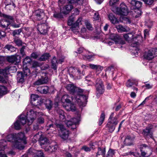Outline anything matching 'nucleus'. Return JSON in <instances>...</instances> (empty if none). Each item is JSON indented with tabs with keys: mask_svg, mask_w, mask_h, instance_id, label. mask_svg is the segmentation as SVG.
<instances>
[{
	"mask_svg": "<svg viewBox=\"0 0 157 157\" xmlns=\"http://www.w3.org/2000/svg\"><path fill=\"white\" fill-rule=\"evenodd\" d=\"M66 88L70 94L72 95L71 98L73 102L78 104L80 106H82L83 103L81 98H82L85 100H86L88 98L86 96L83 94V90L76 87L73 84H67Z\"/></svg>",
	"mask_w": 157,
	"mask_h": 157,
	"instance_id": "nucleus-1",
	"label": "nucleus"
},
{
	"mask_svg": "<svg viewBox=\"0 0 157 157\" xmlns=\"http://www.w3.org/2000/svg\"><path fill=\"white\" fill-rule=\"evenodd\" d=\"M37 112L36 111L31 109L27 112V116L22 114L19 117L18 120H17L14 123L15 128L19 130L21 128V125L27 124L28 125L32 124L36 118Z\"/></svg>",
	"mask_w": 157,
	"mask_h": 157,
	"instance_id": "nucleus-2",
	"label": "nucleus"
},
{
	"mask_svg": "<svg viewBox=\"0 0 157 157\" xmlns=\"http://www.w3.org/2000/svg\"><path fill=\"white\" fill-rule=\"evenodd\" d=\"M15 136L16 141L14 144V147L18 149H23L24 148V145L27 143L24 133L21 132L15 134Z\"/></svg>",
	"mask_w": 157,
	"mask_h": 157,
	"instance_id": "nucleus-3",
	"label": "nucleus"
},
{
	"mask_svg": "<svg viewBox=\"0 0 157 157\" xmlns=\"http://www.w3.org/2000/svg\"><path fill=\"white\" fill-rule=\"evenodd\" d=\"M82 18L81 17L79 18L76 22L73 24L74 21L73 18H70L68 21V25L69 26L72 25L71 29L74 33H76V32H79L78 30L79 29V26L82 24Z\"/></svg>",
	"mask_w": 157,
	"mask_h": 157,
	"instance_id": "nucleus-4",
	"label": "nucleus"
},
{
	"mask_svg": "<svg viewBox=\"0 0 157 157\" xmlns=\"http://www.w3.org/2000/svg\"><path fill=\"white\" fill-rule=\"evenodd\" d=\"M39 98V96L36 94H32L31 96L32 103L38 108L42 109V106L44 105V100L41 98L40 100H38V99Z\"/></svg>",
	"mask_w": 157,
	"mask_h": 157,
	"instance_id": "nucleus-5",
	"label": "nucleus"
},
{
	"mask_svg": "<svg viewBox=\"0 0 157 157\" xmlns=\"http://www.w3.org/2000/svg\"><path fill=\"white\" fill-rule=\"evenodd\" d=\"M56 126L59 131L60 136L61 138L63 140L67 139L70 134L69 131L64 128L62 124H56Z\"/></svg>",
	"mask_w": 157,
	"mask_h": 157,
	"instance_id": "nucleus-6",
	"label": "nucleus"
},
{
	"mask_svg": "<svg viewBox=\"0 0 157 157\" xmlns=\"http://www.w3.org/2000/svg\"><path fill=\"white\" fill-rule=\"evenodd\" d=\"M141 155L143 157H148L152 154V150L147 145L142 144L140 146Z\"/></svg>",
	"mask_w": 157,
	"mask_h": 157,
	"instance_id": "nucleus-7",
	"label": "nucleus"
},
{
	"mask_svg": "<svg viewBox=\"0 0 157 157\" xmlns=\"http://www.w3.org/2000/svg\"><path fill=\"white\" fill-rule=\"evenodd\" d=\"M144 58L148 60H151L157 56V48H153L144 54Z\"/></svg>",
	"mask_w": 157,
	"mask_h": 157,
	"instance_id": "nucleus-8",
	"label": "nucleus"
},
{
	"mask_svg": "<svg viewBox=\"0 0 157 157\" xmlns=\"http://www.w3.org/2000/svg\"><path fill=\"white\" fill-rule=\"evenodd\" d=\"M71 116L69 115H67V120H66L64 121L67 126L68 127L73 126V129L76 128V124H77L79 122V120L78 119L75 118H73L71 119Z\"/></svg>",
	"mask_w": 157,
	"mask_h": 157,
	"instance_id": "nucleus-9",
	"label": "nucleus"
},
{
	"mask_svg": "<svg viewBox=\"0 0 157 157\" xmlns=\"http://www.w3.org/2000/svg\"><path fill=\"white\" fill-rule=\"evenodd\" d=\"M96 82L95 86L97 95H98V94H102L105 91L104 86L100 78H98L96 79Z\"/></svg>",
	"mask_w": 157,
	"mask_h": 157,
	"instance_id": "nucleus-10",
	"label": "nucleus"
},
{
	"mask_svg": "<svg viewBox=\"0 0 157 157\" xmlns=\"http://www.w3.org/2000/svg\"><path fill=\"white\" fill-rule=\"evenodd\" d=\"M117 14L122 15H126L128 13L127 7L124 3H122L120 7L117 9Z\"/></svg>",
	"mask_w": 157,
	"mask_h": 157,
	"instance_id": "nucleus-11",
	"label": "nucleus"
},
{
	"mask_svg": "<svg viewBox=\"0 0 157 157\" xmlns=\"http://www.w3.org/2000/svg\"><path fill=\"white\" fill-rule=\"evenodd\" d=\"M109 38L112 41H114L116 44L122 45L125 43V41L119 35L116 34H111Z\"/></svg>",
	"mask_w": 157,
	"mask_h": 157,
	"instance_id": "nucleus-12",
	"label": "nucleus"
},
{
	"mask_svg": "<svg viewBox=\"0 0 157 157\" xmlns=\"http://www.w3.org/2000/svg\"><path fill=\"white\" fill-rule=\"evenodd\" d=\"M7 60L10 63L17 64L21 60V56L18 55H15L8 56L7 58Z\"/></svg>",
	"mask_w": 157,
	"mask_h": 157,
	"instance_id": "nucleus-13",
	"label": "nucleus"
},
{
	"mask_svg": "<svg viewBox=\"0 0 157 157\" xmlns=\"http://www.w3.org/2000/svg\"><path fill=\"white\" fill-rule=\"evenodd\" d=\"M28 155H32L33 157H44L43 153L41 151H37L33 148L28 150Z\"/></svg>",
	"mask_w": 157,
	"mask_h": 157,
	"instance_id": "nucleus-14",
	"label": "nucleus"
},
{
	"mask_svg": "<svg viewBox=\"0 0 157 157\" xmlns=\"http://www.w3.org/2000/svg\"><path fill=\"white\" fill-rule=\"evenodd\" d=\"M48 29V26L46 24H42L38 25L37 29L41 34H46L47 33Z\"/></svg>",
	"mask_w": 157,
	"mask_h": 157,
	"instance_id": "nucleus-15",
	"label": "nucleus"
},
{
	"mask_svg": "<svg viewBox=\"0 0 157 157\" xmlns=\"http://www.w3.org/2000/svg\"><path fill=\"white\" fill-rule=\"evenodd\" d=\"M114 114L113 112L111 113L108 119V123L116 125L118 123V121H117L118 117L117 116L113 117Z\"/></svg>",
	"mask_w": 157,
	"mask_h": 157,
	"instance_id": "nucleus-16",
	"label": "nucleus"
},
{
	"mask_svg": "<svg viewBox=\"0 0 157 157\" xmlns=\"http://www.w3.org/2000/svg\"><path fill=\"white\" fill-rule=\"evenodd\" d=\"M36 18L38 20H40L45 16V13L42 10L38 9L36 10L34 13Z\"/></svg>",
	"mask_w": 157,
	"mask_h": 157,
	"instance_id": "nucleus-17",
	"label": "nucleus"
},
{
	"mask_svg": "<svg viewBox=\"0 0 157 157\" xmlns=\"http://www.w3.org/2000/svg\"><path fill=\"white\" fill-rule=\"evenodd\" d=\"M63 106L67 111H74L76 110L75 105L71 103V101L68 103H66L63 105Z\"/></svg>",
	"mask_w": 157,
	"mask_h": 157,
	"instance_id": "nucleus-18",
	"label": "nucleus"
},
{
	"mask_svg": "<svg viewBox=\"0 0 157 157\" xmlns=\"http://www.w3.org/2000/svg\"><path fill=\"white\" fill-rule=\"evenodd\" d=\"M151 128L147 127L143 130L142 134L145 137L153 138V133L151 132Z\"/></svg>",
	"mask_w": 157,
	"mask_h": 157,
	"instance_id": "nucleus-19",
	"label": "nucleus"
},
{
	"mask_svg": "<svg viewBox=\"0 0 157 157\" xmlns=\"http://www.w3.org/2000/svg\"><path fill=\"white\" fill-rule=\"evenodd\" d=\"M48 78L47 77H42L41 78L36 81L34 83V84L36 85H39L46 84L48 82Z\"/></svg>",
	"mask_w": 157,
	"mask_h": 157,
	"instance_id": "nucleus-20",
	"label": "nucleus"
},
{
	"mask_svg": "<svg viewBox=\"0 0 157 157\" xmlns=\"http://www.w3.org/2000/svg\"><path fill=\"white\" fill-rule=\"evenodd\" d=\"M73 6L71 5H67L65 6L63 9L61 10V13L65 14L68 13L73 9Z\"/></svg>",
	"mask_w": 157,
	"mask_h": 157,
	"instance_id": "nucleus-21",
	"label": "nucleus"
},
{
	"mask_svg": "<svg viewBox=\"0 0 157 157\" xmlns=\"http://www.w3.org/2000/svg\"><path fill=\"white\" fill-rule=\"evenodd\" d=\"M139 44V43L138 42H136L135 43H133L132 44V46L135 48L133 52L135 56L138 55L139 53H140V49L139 48L138 46Z\"/></svg>",
	"mask_w": 157,
	"mask_h": 157,
	"instance_id": "nucleus-22",
	"label": "nucleus"
},
{
	"mask_svg": "<svg viewBox=\"0 0 157 157\" xmlns=\"http://www.w3.org/2000/svg\"><path fill=\"white\" fill-rule=\"evenodd\" d=\"M131 3L132 6H134V9H138L141 7L142 4L141 2L136 0H132Z\"/></svg>",
	"mask_w": 157,
	"mask_h": 157,
	"instance_id": "nucleus-23",
	"label": "nucleus"
},
{
	"mask_svg": "<svg viewBox=\"0 0 157 157\" xmlns=\"http://www.w3.org/2000/svg\"><path fill=\"white\" fill-rule=\"evenodd\" d=\"M57 113L59 115L60 121H65L66 119L64 111L62 109H59L57 110Z\"/></svg>",
	"mask_w": 157,
	"mask_h": 157,
	"instance_id": "nucleus-24",
	"label": "nucleus"
},
{
	"mask_svg": "<svg viewBox=\"0 0 157 157\" xmlns=\"http://www.w3.org/2000/svg\"><path fill=\"white\" fill-rule=\"evenodd\" d=\"M3 16L5 18V21L7 22L9 24H11L13 21L14 19L13 16L5 14H3Z\"/></svg>",
	"mask_w": 157,
	"mask_h": 157,
	"instance_id": "nucleus-25",
	"label": "nucleus"
},
{
	"mask_svg": "<svg viewBox=\"0 0 157 157\" xmlns=\"http://www.w3.org/2000/svg\"><path fill=\"white\" fill-rule=\"evenodd\" d=\"M116 28L117 29L118 31L120 33L126 32L129 30V29L127 27H124L120 25L116 26Z\"/></svg>",
	"mask_w": 157,
	"mask_h": 157,
	"instance_id": "nucleus-26",
	"label": "nucleus"
},
{
	"mask_svg": "<svg viewBox=\"0 0 157 157\" xmlns=\"http://www.w3.org/2000/svg\"><path fill=\"white\" fill-rule=\"evenodd\" d=\"M52 68L54 70H56L57 68V66L59 63L58 60L56 57H54L51 60Z\"/></svg>",
	"mask_w": 157,
	"mask_h": 157,
	"instance_id": "nucleus-27",
	"label": "nucleus"
},
{
	"mask_svg": "<svg viewBox=\"0 0 157 157\" xmlns=\"http://www.w3.org/2000/svg\"><path fill=\"white\" fill-rule=\"evenodd\" d=\"M123 36L125 40L128 41H130L131 40H134L136 39L137 37L134 38L133 35L132 33H128L125 34Z\"/></svg>",
	"mask_w": 157,
	"mask_h": 157,
	"instance_id": "nucleus-28",
	"label": "nucleus"
},
{
	"mask_svg": "<svg viewBox=\"0 0 157 157\" xmlns=\"http://www.w3.org/2000/svg\"><path fill=\"white\" fill-rule=\"evenodd\" d=\"M44 100V104L46 108L50 110L52 108V101L49 99H47L45 101Z\"/></svg>",
	"mask_w": 157,
	"mask_h": 157,
	"instance_id": "nucleus-29",
	"label": "nucleus"
},
{
	"mask_svg": "<svg viewBox=\"0 0 157 157\" xmlns=\"http://www.w3.org/2000/svg\"><path fill=\"white\" fill-rule=\"evenodd\" d=\"M70 97L67 94L63 95L61 98V101L64 104L68 103L71 101L69 99Z\"/></svg>",
	"mask_w": 157,
	"mask_h": 157,
	"instance_id": "nucleus-30",
	"label": "nucleus"
},
{
	"mask_svg": "<svg viewBox=\"0 0 157 157\" xmlns=\"http://www.w3.org/2000/svg\"><path fill=\"white\" fill-rule=\"evenodd\" d=\"M5 50L7 49L10 52H13L16 50V48L10 44L6 45L4 48Z\"/></svg>",
	"mask_w": 157,
	"mask_h": 157,
	"instance_id": "nucleus-31",
	"label": "nucleus"
},
{
	"mask_svg": "<svg viewBox=\"0 0 157 157\" xmlns=\"http://www.w3.org/2000/svg\"><path fill=\"white\" fill-rule=\"evenodd\" d=\"M7 140L8 141L12 142L14 143L16 141V137L15 136V134H10L8 135L6 137Z\"/></svg>",
	"mask_w": 157,
	"mask_h": 157,
	"instance_id": "nucleus-32",
	"label": "nucleus"
},
{
	"mask_svg": "<svg viewBox=\"0 0 157 157\" xmlns=\"http://www.w3.org/2000/svg\"><path fill=\"white\" fill-rule=\"evenodd\" d=\"M50 56L49 53H45L39 58V60L40 61H44L48 59Z\"/></svg>",
	"mask_w": 157,
	"mask_h": 157,
	"instance_id": "nucleus-33",
	"label": "nucleus"
},
{
	"mask_svg": "<svg viewBox=\"0 0 157 157\" xmlns=\"http://www.w3.org/2000/svg\"><path fill=\"white\" fill-rule=\"evenodd\" d=\"M39 143L41 146L44 145H46L48 143V139L46 138H44L42 136H41L39 140Z\"/></svg>",
	"mask_w": 157,
	"mask_h": 157,
	"instance_id": "nucleus-34",
	"label": "nucleus"
},
{
	"mask_svg": "<svg viewBox=\"0 0 157 157\" xmlns=\"http://www.w3.org/2000/svg\"><path fill=\"white\" fill-rule=\"evenodd\" d=\"M108 17L110 21L113 24H115L118 22L117 19L112 13H110Z\"/></svg>",
	"mask_w": 157,
	"mask_h": 157,
	"instance_id": "nucleus-35",
	"label": "nucleus"
},
{
	"mask_svg": "<svg viewBox=\"0 0 157 157\" xmlns=\"http://www.w3.org/2000/svg\"><path fill=\"white\" fill-rule=\"evenodd\" d=\"M105 149L103 148L102 149L100 147H98V151L96 153V156H97L98 155H102L103 156H105Z\"/></svg>",
	"mask_w": 157,
	"mask_h": 157,
	"instance_id": "nucleus-36",
	"label": "nucleus"
},
{
	"mask_svg": "<svg viewBox=\"0 0 157 157\" xmlns=\"http://www.w3.org/2000/svg\"><path fill=\"white\" fill-rule=\"evenodd\" d=\"M113 124L108 123L106 126L108 128L109 131L110 132H112L114 130L115 128V126Z\"/></svg>",
	"mask_w": 157,
	"mask_h": 157,
	"instance_id": "nucleus-37",
	"label": "nucleus"
},
{
	"mask_svg": "<svg viewBox=\"0 0 157 157\" xmlns=\"http://www.w3.org/2000/svg\"><path fill=\"white\" fill-rule=\"evenodd\" d=\"M31 58L27 56L23 60V67H25V66H27L26 65L27 64H29L31 62Z\"/></svg>",
	"mask_w": 157,
	"mask_h": 157,
	"instance_id": "nucleus-38",
	"label": "nucleus"
},
{
	"mask_svg": "<svg viewBox=\"0 0 157 157\" xmlns=\"http://www.w3.org/2000/svg\"><path fill=\"white\" fill-rule=\"evenodd\" d=\"M70 3H75L76 5H82L83 2V0H67Z\"/></svg>",
	"mask_w": 157,
	"mask_h": 157,
	"instance_id": "nucleus-39",
	"label": "nucleus"
},
{
	"mask_svg": "<svg viewBox=\"0 0 157 157\" xmlns=\"http://www.w3.org/2000/svg\"><path fill=\"white\" fill-rule=\"evenodd\" d=\"M132 139L129 136H127L124 140V143L126 145H130L132 144Z\"/></svg>",
	"mask_w": 157,
	"mask_h": 157,
	"instance_id": "nucleus-40",
	"label": "nucleus"
},
{
	"mask_svg": "<svg viewBox=\"0 0 157 157\" xmlns=\"http://www.w3.org/2000/svg\"><path fill=\"white\" fill-rule=\"evenodd\" d=\"M136 85V83L135 82V81L132 79L128 80L126 83V85L128 87H131L132 86Z\"/></svg>",
	"mask_w": 157,
	"mask_h": 157,
	"instance_id": "nucleus-41",
	"label": "nucleus"
},
{
	"mask_svg": "<svg viewBox=\"0 0 157 157\" xmlns=\"http://www.w3.org/2000/svg\"><path fill=\"white\" fill-rule=\"evenodd\" d=\"M7 145V142L4 140H2L0 141V151L4 149L5 147Z\"/></svg>",
	"mask_w": 157,
	"mask_h": 157,
	"instance_id": "nucleus-42",
	"label": "nucleus"
},
{
	"mask_svg": "<svg viewBox=\"0 0 157 157\" xmlns=\"http://www.w3.org/2000/svg\"><path fill=\"white\" fill-rule=\"evenodd\" d=\"M75 73L74 75V76L76 77L77 79H80L81 76V73L80 71L78 68H76L74 69Z\"/></svg>",
	"mask_w": 157,
	"mask_h": 157,
	"instance_id": "nucleus-43",
	"label": "nucleus"
},
{
	"mask_svg": "<svg viewBox=\"0 0 157 157\" xmlns=\"http://www.w3.org/2000/svg\"><path fill=\"white\" fill-rule=\"evenodd\" d=\"M105 118V114L104 112H102L100 117L99 119V121L98 124L99 125H101L104 122Z\"/></svg>",
	"mask_w": 157,
	"mask_h": 157,
	"instance_id": "nucleus-44",
	"label": "nucleus"
},
{
	"mask_svg": "<svg viewBox=\"0 0 157 157\" xmlns=\"http://www.w3.org/2000/svg\"><path fill=\"white\" fill-rule=\"evenodd\" d=\"M82 59L85 60H90L93 57V55L91 53L89 54H84L82 55Z\"/></svg>",
	"mask_w": 157,
	"mask_h": 157,
	"instance_id": "nucleus-45",
	"label": "nucleus"
},
{
	"mask_svg": "<svg viewBox=\"0 0 157 157\" xmlns=\"http://www.w3.org/2000/svg\"><path fill=\"white\" fill-rule=\"evenodd\" d=\"M23 73L24 75L26 76L29 75L30 71L27 66H25L24 67H23Z\"/></svg>",
	"mask_w": 157,
	"mask_h": 157,
	"instance_id": "nucleus-46",
	"label": "nucleus"
},
{
	"mask_svg": "<svg viewBox=\"0 0 157 157\" xmlns=\"http://www.w3.org/2000/svg\"><path fill=\"white\" fill-rule=\"evenodd\" d=\"M57 148V145L49 146L48 147V151L49 152H52L55 151Z\"/></svg>",
	"mask_w": 157,
	"mask_h": 157,
	"instance_id": "nucleus-47",
	"label": "nucleus"
},
{
	"mask_svg": "<svg viewBox=\"0 0 157 157\" xmlns=\"http://www.w3.org/2000/svg\"><path fill=\"white\" fill-rule=\"evenodd\" d=\"M42 136V134H41L40 135L39 134V133H37L35 135L33 138V141L34 142H36V141L38 140L39 141L40 138L41 136Z\"/></svg>",
	"mask_w": 157,
	"mask_h": 157,
	"instance_id": "nucleus-48",
	"label": "nucleus"
},
{
	"mask_svg": "<svg viewBox=\"0 0 157 157\" xmlns=\"http://www.w3.org/2000/svg\"><path fill=\"white\" fill-rule=\"evenodd\" d=\"M7 77L6 75H0V82L6 83L7 82Z\"/></svg>",
	"mask_w": 157,
	"mask_h": 157,
	"instance_id": "nucleus-49",
	"label": "nucleus"
},
{
	"mask_svg": "<svg viewBox=\"0 0 157 157\" xmlns=\"http://www.w3.org/2000/svg\"><path fill=\"white\" fill-rule=\"evenodd\" d=\"M145 25L148 28H151L153 25V22L150 20H147L145 21Z\"/></svg>",
	"mask_w": 157,
	"mask_h": 157,
	"instance_id": "nucleus-50",
	"label": "nucleus"
},
{
	"mask_svg": "<svg viewBox=\"0 0 157 157\" xmlns=\"http://www.w3.org/2000/svg\"><path fill=\"white\" fill-rule=\"evenodd\" d=\"M14 41L18 46H21L22 44V42L20 39L15 38Z\"/></svg>",
	"mask_w": 157,
	"mask_h": 157,
	"instance_id": "nucleus-51",
	"label": "nucleus"
},
{
	"mask_svg": "<svg viewBox=\"0 0 157 157\" xmlns=\"http://www.w3.org/2000/svg\"><path fill=\"white\" fill-rule=\"evenodd\" d=\"M8 71V69L7 68L4 69H0V75H6Z\"/></svg>",
	"mask_w": 157,
	"mask_h": 157,
	"instance_id": "nucleus-52",
	"label": "nucleus"
},
{
	"mask_svg": "<svg viewBox=\"0 0 157 157\" xmlns=\"http://www.w3.org/2000/svg\"><path fill=\"white\" fill-rule=\"evenodd\" d=\"M42 91L40 90V93L46 94L48 91V87L47 86H42Z\"/></svg>",
	"mask_w": 157,
	"mask_h": 157,
	"instance_id": "nucleus-53",
	"label": "nucleus"
},
{
	"mask_svg": "<svg viewBox=\"0 0 157 157\" xmlns=\"http://www.w3.org/2000/svg\"><path fill=\"white\" fill-rule=\"evenodd\" d=\"M90 146L91 149L94 150L96 148L97 146V142H95L90 144Z\"/></svg>",
	"mask_w": 157,
	"mask_h": 157,
	"instance_id": "nucleus-54",
	"label": "nucleus"
},
{
	"mask_svg": "<svg viewBox=\"0 0 157 157\" xmlns=\"http://www.w3.org/2000/svg\"><path fill=\"white\" fill-rule=\"evenodd\" d=\"M21 29H18L14 31L13 32V36H15L16 35H19L21 32Z\"/></svg>",
	"mask_w": 157,
	"mask_h": 157,
	"instance_id": "nucleus-55",
	"label": "nucleus"
},
{
	"mask_svg": "<svg viewBox=\"0 0 157 157\" xmlns=\"http://www.w3.org/2000/svg\"><path fill=\"white\" fill-rule=\"evenodd\" d=\"M85 25L86 26L87 28L89 30H92L93 29V28L92 27L90 24L88 22L85 23Z\"/></svg>",
	"mask_w": 157,
	"mask_h": 157,
	"instance_id": "nucleus-56",
	"label": "nucleus"
},
{
	"mask_svg": "<svg viewBox=\"0 0 157 157\" xmlns=\"http://www.w3.org/2000/svg\"><path fill=\"white\" fill-rule=\"evenodd\" d=\"M82 149L84 150L86 152L90 151L91 150V148H90V147H89L85 145L84 146L82 147Z\"/></svg>",
	"mask_w": 157,
	"mask_h": 157,
	"instance_id": "nucleus-57",
	"label": "nucleus"
},
{
	"mask_svg": "<svg viewBox=\"0 0 157 157\" xmlns=\"http://www.w3.org/2000/svg\"><path fill=\"white\" fill-rule=\"evenodd\" d=\"M85 51V50L83 48L80 47L78 49L77 52H76L77 53L80 54L82 52H84Z\"/></svg>",
	"mask_w": 157,
	"mask_h": 157,
	"instance_id": "nucleus-58",
	"label": "nucleus"
},
{
	"mask_svg": "<svg viewBox=\"0 0 157 157\" xmlns=\"http://www.w3.org/2000/svg\"><path fill=\"white\" fill-rule=\"evenodd\" d=\"M6 89V87L5 86L0 85V94L3 93Z\"/></svg>",
	"mask_w": 157,
	"mask_h": 157,
	"instance_id": "nucleus-59",
	"label": "nucleus"
},
{
	"mask_svg": "<svg viewBox=\"0 0 157 157\" xmlns=\"http://www.w3.org/2000/svg\"><path fill=\"white\" fill-rule=\"evenodd\" d=\"M119 0H110L109 2V5L110 6H113L119 1Z\"/></svg>",
	"mask_w": 157,
	"mask_h": 157,
	"instance_id": "nucleus-60",
	"label": "nucleus"
},
{
	"mask_svg": "<svg viewBox=\"0 0 157 157\" xmlns=\"http://www.w3.org/2000/svg\"><path fill=\"white\" fill-rule=\"evenodd\" d=\"M39 56V54L37 53L33 52L31 54V57L33 59H35L37 58Z\"/></svg>",
	"mask_w": 157,
	"mask_h": 157,
	"instance_id": "nucleus-61",
	"label": "nucleus"
},
{
	"mask_svg": "<svg viewBox=\"0 0 157 157\" xmlns=\"http://www.w3.org/2000/svg\"><path fill=\"white\" fill-rule=\"evenodd\" d=\"M38 122L40 124H43L44 122V119L43 117H40L38 119Z\"/></svg>",
	"mask_w": 157,
	"mask_h": 157,
	"instance_id": "nucleus-62",
	"label": "nucleus"
},
{
	"mask_svg": "<svg viewBox=\"0 0 157 157\" xmlns=\"http://www.w3.org/2000/svg\"><path fill=\"white\" fill-rule=\"evenodd\" d=\"M25 47L24 46H23L20 50V53L22 55V56H24L25 55V53L24 52V49Z\"/></svg>",
	"mask_w": 157,
	"mask_h": 157,
	"instance_id": "nucleus-63",
	"label": "nucleus"
},
{
	"mask_svg": "<svg viewBox=\"0 0 157 157\" xmlns=\"http://www.w3.org/2000/svg\"><path fill=\"white\" fill-rule=\"evenodd\" d=\"M5 36L6 33L0 30V38H3Z\"/></svg>",
	"mask_w": 157,
	"mask_h": 157,
	"instance_id": "nucleus-64",
	"label": "nucleus"
}]
</instances>
